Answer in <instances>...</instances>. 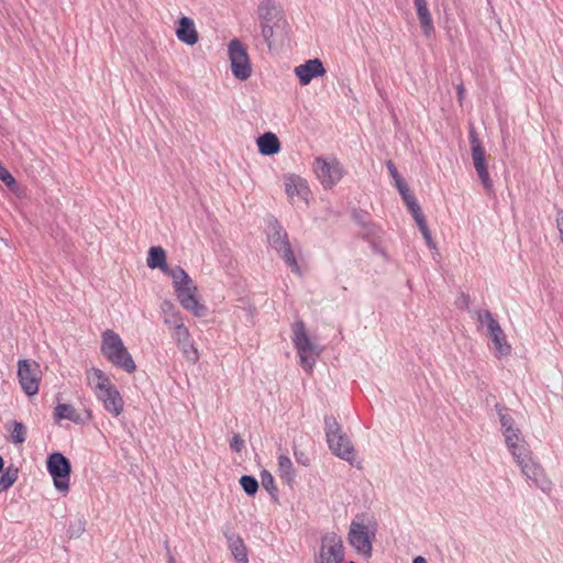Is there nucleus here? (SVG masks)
Wrapping results in <instances>:
<instances>
[{"label":"nucleus","mask_w":563,"mask_h":563,"mask_svg":"<svg viewBox=\"0 0 563 563\" xmlns=\"http://www.w3.org/2000/svg\"><path fill=\"white\" fill-rule=\"evenodd\" d=\"M0 180H2L11 192H18L20 189L19 184L9 170L0 163Z\"/></svg>","instance_id":"nucleus-36"},{"label":"nucleus","mask_w":563,"mask_h":563,"mask_svg":"<svg viewBox=\"0 0 563 563\" xmlns=\"http://www.w3.org/2000/svg\"><path fill=\"white\" fill-rule=\"evenodd\" d=\"M471 302L470 296L465 292H462L456 300L457 308H468Z\"/></svg>","instance_id":"nucleus-47"},{"label":"nucleus","mask_w":563,"mask_h":563,"mask_svg":"<svg viewBox=\"0 0 563 563\" xmlns=\"http://www.w3.org/2000/svg\"><path fill=\"white\" fill-rule=\"evenodd\" d=\"M179 346V349L181 350L183 354L185 355V357L191 362V363H196L199 358V354H198V351L197 349L194 346V343L189 340L185 341V342H181L179 344H177Z\"/></svg>","instance_id":"nucleus-38"},{"label":"nucleus","mask_w":563,"mask_h":563,"mask_svg":"<svg viewBox=\"0 0 563 563\" xmlns=\"http://www.w3.org/2000/svg\"><path fill=\"white\" fill-rule=\"evenodd\" d=\"M176 35L180 42L190 46L197 44L199 41V35L196 30L194 20L188 16H181L178 20Z\"/></svg>","instance_id":"nucleus-17"},{"label":"nucleus","mask_w":563,"mask_h":563,"mask_svg":"<svg viewBox=\"0 0 563 563\" xmlns=\"http://www.w3.org/2000/svg\"><path fill=\"white\" fill-rule=\"evenodd\" d=\"M285 190L288 197L292 198L294 196H298L306 201L310 195V189L306 179L295 174L286 176Z\"/></svg>","instance_id":"nucleus-18"},{"label":"nucleus","mask_w":563,"mask_h":563,"mask_svg":"<svg viewBox=\"0 0 563 563\" xmlns=\"http://www.w3.org/2000/svg\"><path fill=\"white\" fill-rule=\"evenodd\" d=\"M46 467L54 481L55 488L58 492H67L71 473L70 461L63 453L54 452L48 455Z\"/></svg>","instance_id":"nucleus-6"},{"label":"nucleus","mask_w":563,"mask_h":563,"mask_svg":"<svg viewBox=\"0 0 563 563\" xmlns=\"http://www.w3.org/2000/svg\"><path fill=\"white\" fill-rule=\"evenodd\" d=\"M401 198H402L404 202L406 203V206L416 199V197L412 192H410L409 195L402 196Z\"/></svg>","instance_id":"nucleus-55"},{"label":"nucleus","mask_w":563,"mask_h":563,"mask_svg":"<svg viewBox=\"0 0 563 563\" xmlns=\"http://www.w3.org/2000/svg\"><path fill=\"white\" fill-rule=\"evenodd\" d=\"M163 273L173 278L175 294L183 308L196 317H203L207 307L198 300L196 296L197 287L186 271L181 266H175L173 268L167 267V271Z\"/></svg>","instance_id":"nucleus-1"},{"label":"nucleus","mask_w":563,"mask_h":563,"mask_svg":"<svg viewBox=\"0 0 563 563\" xmlns=\"http://www.w3.org/2000/svg\"><path fill=\"white\" fill-rule=\"evenodd\" d=\"M100 351L113 366L129 374L136 371L132 355L124 346L120 335L113 330L107 329L102 332Z\"/></svg>","instance_id":"nucleus-2"},{"label":"nucleus","mask_w":563,"mask_h":563,"mask_svg":"<svg viewBox=\"0 0 563 563\" xmlns=\"http://www.w3.org/2000/svg\"><path fill=\"white\" fill-rule=\"evenodd\" d=\"M495 409H496L497 415L499 417V421H500V426H501L503 432H508V431H511L514 429H517L515 427L514 418L508 413V408H506L501 404L497 402L495 405Z\"/></svg>","instance_id":"nucleus-30"},{"label":"nucleus","mask_w":563,"mask_h":563,"mask_svg":"<svg viewBox=\"0 0 563 563\" xmlns=\"http://www.w3.org/2000/svg\"><path fill=\"white\" fill-rule=\"evenodd\" d=\"M278 473L279 477L287 484H291L295 479L296 473L291 460L287 455L278 457Z\"/></svg>","instance_id":"nucleus-27"},{"label":"nucleus","mask_w":563,"mask_h":563,"mask_svg":"<svg viewBox=\"0 0 563 563\" xmlns=\"http://www.w3.org/2000/svg\"><path fill=\"white\" fill-rule=\"evenodd\" d=\"M87 520L84 516L76 517L73 521H70L69 527L67 529L68 537L70 539L79 538L86 530Z\"/></svg>","instance_id":"nucleus-33"},{"label":"nucleus","mask_w":563,"mask_h":563,"mask_svg":"<svg viewBox=\"0 0 563 563\" xmlns=\"http://www.w3.org/2000/svg\"><path fill=\"white\" fill-rule=\"evenodd\" d=\"M456 90H457L456 92H457L459 99L462 100L464 97V92H465L464 86L463 85L457 86Z\"/></svg>","instance_id":"nucleus-56"},{"label":"nucleus","mask_w":563,"mask_h":563,"mask_svg":"<svg viewBox=\"0 0 563 563\" xmlns=\"http://www.w3.org/2000/svg\"><path fill=\"white\" fill-rule=\"evenodd\" d=\"M257 146L258 152L265 156L275 155L280 151V142L272 132H266L258 136Z\"/></svg>","instance_id":"nucleus-21"},{"label":"nucleus","mask_w":563,"mask_h":563,"mask_svg":"<svg viewBox=\"0 0 563 563\" xmlns=\"http://www.w3.org/2000/svg\"><path fill=\"white\" fill-rule=\"evenodd\" d=\"M396 187H397V189H398V191H399V194H400V196H401V197H402V196H406V195H409V194L411 192V191H410V189H409V187H408V185H407V183L405 181V179H404V180H401V181H399V180L397 179V185H396Z\"/></svg>","instance_id":"nucleus-49"},{"label":"nucleus","mask_w":563,"mask_h":563,"mask_svg":"<svg viewBox=\"0 0 563 563\" xmlns=\"http://www.w3.org/2000/svg\"><path fill=\"white\" fill-rule=\"evenodd\" d=\"M415 221L417 222V225L420 231L428 228L424 216L415 219Z\"/></svg>","instance_id":"nucleus-53"},{"label":"nucleus","mask_w":563,"mask_h":563,"mask_svg":"<svg viewBox=\"0 0 563 563\" xmlns=\"http://www.w3.org/2000/svg\"><path fill=\"white\" fill-rule=\"evenodd\" d=\"M164 549L166 550L167 563H177L175 556L172 554L168 541H165Z\"/></svg>","instance_id":"nucleus-51"},{"label":"nucleus","mask_w":563,"mask_h":563,"mask_svg":"<svg viewBox=\"0 0 563 563\" xmlns=\"http://www.w3.org/2000/svg\"><path fill=\"white\" fill-rule=\"evenodd\" d=\"M327 73L319 58L308 59L295 68V74L301 86H307L313 78L322 77Z\"/></svg>","instance_id":"nucleus-14"},{"label":"nucleus","mask_w":563,"mask_h":563,"mask_svg":"<svg viewBox=\"0 0 563 563\" xmlns=\"http://www.w3.org/2000/svg\"><path fill=\"white\" fill-rule=\"evenodd\" d=\"M324 424L327 442L332 453L351 463L354 457V448L336 419L333 416H325Z\"/></svg>","instance_id":"nucleus-3"},{"label":"nucleus","mask_w":563,"mask_h":563,"mask_svg":"<svg viewBox=\"0 0 563 563\" xmlns=\"http://www.w3.org/2000/svg\"><path fill=\"white\" fill-rule=\"evenodd\" d=\"M18 378L21 388L27 396L36 395L41 380L40 365L35 361L20 360L18 362Z\"/></svg>","instance_id":"nucleus-11"},{"label":"nucleus","mask_w":563,"mask_h":563,"mask_svg":"<svg viewBox=\"0 0 563 563\" xmlns=\"http://www.w3.org/2000/svg\"><path fill=\"white\" fill-rule=\"evenodd\" d=\"M268 227L271 230L268 233V241L276 252H280L283 247L290 244L287 232L275 217L269 218Z\"/></svg>","instance_id":"nucleus-16"},{"label":"nucleus","mask_w":563,"mask_h":563,"mask_svg":"<svg viewBox=\"0 0 563 563\" xmlns=\"http://www.w3.org/2000/svg\"><path fill=\"white\" fill-rule=\"evenodd\" d=\"M556 227L560 232V238L563 242V210L559 209L556 212Z\"/></svg>","instance_id":"nucleus-48"},{"label":"nucleus","mask_w":563,"mask_h":563,"mask_svg":"<svg viewBox=\"0 0 563 563\" xmlns=\"http://www.w3.org/2000/svg\"><path fill=\"white\" fill-rule=\"evenodd\" d=\"M96 396L100 401H102L104 409L111 412L114 417L122 413L124 401L115 386L98 393Z\"/></svg>","instance_id":"nucleus-15"},{"label":"nucleus","mask_w":563,"mask_h":563,"mask_svg":"<svg viewBox=\"0 0 563 563\" xmlns=\"http://www.w3.org/2000/svg\"><path fill=\"white\" fill-rule=\"evenodd\" d=\"M0 180H2L11 192H18L20 189L19 184L9 170L0 163Z\"/></svg>","instance_id":"nucleus-37"},{"label":"nucleus","mask_w":563,"mask_h":563,"mask_svg":"<svg viewBox=\"0 0 563 563\" xmlns=\"http://www.w3.org/2000/svg\"><path fill=\"white\" fill-rule=\"evenodd\" d=\"M173 338L177 344L185 342L190 339V333L188 328L184 324V320L179 323L173 325Z\"/></svg>","instance_id":"nucleus-39"},{"label":"nucleus","mask_w":563,"mask_h":563,"mask_svg":"<svg viewBox=\"0 0 563 563\" xmlns=\"http://www.w3.org/2000/svg\"><path fill=\"white\" fill-rule=\"evenodd\" d=\"M0 180H2L11 192H18L20 189L19 184L9 170L0 163Z\"/></svg>","instance_id":"nucleus-35"},{"label":"nucleus","mask_w":563,"mask_h":563,"mask_svg":"<svg viewBox=\"0 0 563 563\" xmlns=\"http://www.w3.org/2000/svg\"><path fill=\"white\" fill-rule=\"evenodd\" d=\"M503 434L505 435L506 444L515 460L522 455L526 456V453L530 452L529 445L520 438V430L518 428L508 432H503Z\"/></svg>","instance_id":"nucleus-19"},{"label":"nucleus","mask_w":563,"mask_h":563,"mask_svg":"<svg viewBox=\"0 0 563 563\" xmlns=\"http://www.w3.org/2000/svg\"><path fill=\"white\" fill-rule=\"evenodd\" d=\"M468 139L471 143L472 159L478 178L481 179L484 188L486 190H490L493 188V181L487 169L485 148L483 147L474 126H471L470 129Z\"/></svg>","instance_id":"nucleus-7"},{"label":"nucleus","mask_w":563,"mask_h":563,"mask_svg":"<svg viewBox=\"0 0 563 563\" xmlns=\"http://www.w3.org/2000/svg\"><path fill=\"white\" fill-rule=\"evenodd\" d=\"M313 170L325 189H331L343 177V167L336 159L327 161L321 156L316 157Z\"/></svg>","instance_id":"nucleus-12"},{"label":"nucleus","mask_w":563,"mask_h":563,"mask_svg":"<svg viewBox=\"0 0 563 563\" xmlns=\"http://www.w3.org/2000/svg\"><path fill=\"white\" fill-rule=\"evenodd\" d=\"M294 454L297 463L303 466H308L310 464V459L305 452L295 450Z\"/></svg>","instance_id":"nucleus-46"},{"label":"nucleus","mask_w":563,"mask_h":563,"mask_svg":"<svg viewBox=\"0 0 563 563\" xmlns=\"http://www.w3.org/2000/svg\"><path fill=\"white\" fill-rule=\"evenodd\" d=\"M363 235L367 240H375L376 238H379V234L382 232V229L372 223L371 221L367 223V227L363 228Z\"/></svg>","instance_id":"nucleus-41"},{"label":"nucleus","mask_w":563,"mask_h":563,"mask_svg":"<svg viewBox=\"0 0 563 563\" xmlns=\"http://www.w3.org/2000/svg\"><path fill=\"white\" fill-rule=\"evenodd\" d=\"M279 256L285 261L286 265L295 273L300 275V266L295 257L294 251L291 249V245L288 244L287 246L283 247L280 252H277Z\"/></svg>","instance_id":"nucleus-32"},{"label":"nucleus","mask_w":563,"mask_h":563,"mask_svg":"<svg viewBox=\"0 0 563 563\" xmlns=\"http://www.w3.org/2000/svg\"><path fill=\"white\" fill-rule=\"evenodd\" d=\"M4 461L3 457L0 455V473L3 471Z\"/></svg>","instance_id":"nucleus-59"},{"label":"nucleus","mask_w":563,"mask_h":563,"mask_svg":"<svg viewBox=\"0 0 563 563\" xmlns=\"http://www.w3.org/2000/svg\"><path fill=\"white\" fill-rule=\"evenodd\" d=\"M420 232L422 233V236H423V239L426 240V243H427L430 247H434V243H433V240H432L431 232H430L429 228L423 229V230H421Z\"/></svg>","instance_id":"nucleus-50"},{"label":"nucleus","mask_w":563,"mask_h":563,"mask_svg":"<svg viewBox=\"0 0 563 563\" xmlns=\"http://www.w3.org/2000/svg\"><path fill=\"white\" fill-rule=\"evenodd\" d=\"M164 549L166 550L167 563H177L175 556L172 554L168 541H165Z\"/></svg>","instance_id":"nucleus-52"},{"label":"nucleus","mask_w":563,"mask_h":563,"mask_svg":"<svg viewBox=\"0 0 563 563\" xmlns=\"http://www.w3.org/2000/svg\"><path fill=\"white\" fill-rule=\"evenodd\" d=\"M240 485L249 496H254L258 490V482L252 475H243L240 478Z\"/></svg>","instance_id":"nucleus-34"},{"label":"nucleus","mask_w":563,"mask_h":563,"mask_svg":"<svg viewBox=\"0 0 563 563\" xmlns=\"http://www.w3.org/2000/svg\"><path fill=\"white\" fill-rule=\"evenodd\" d=\"M257 13L261 23H274L275 20H279L282 16V11L273 0H262L258 4Z\"/></svg>","instance_id":"nucleus-22"},{"label":"nucleus","mask_w":563,"mask_h":563,"mask_svg":"<svg viewBox=\"0 0 563 563\" xmlns=\"http://www.w3.org/2000/svg\"><path fill=\"white\" fill-rule=\"evenodd\" d=\"M147 266L152 269L159 268L162 272L167 271L166 252L162 246L150 247Z\"/></svg>","instance_id":"nucleus-24"},{"label":"nucleus","mask_w":563,"mask_h":563,"mask_svg":"<svg viewBox=\"0 0 563 563\" xmlns=\"http://www.w3.org/2000/svg\"><path fill=\"white\" fill-rule=\"evenodd\" d=\"M19 470L13 465L5 468L0 477V493L8 490L18 479Z\"/></svg>","instance_id":"nucleus-31"},{"label":"nucleus","mask_w":563,"mask_h":563,"mask_svg":"<svg viewBox=\"0 0 563 563\" xmlns=\"http://www.w3.org/2000/svg\"><path fill=\"white\" fill-rule=\"evenodd\" d=\"M5 429L10 432V442L13 444H22L26 440V427L19 421H11L5 424Z\"/></svg>","instance_id":"nucleus-26"},{"label":"nucleus","mask_w":563,"mask_h":563,"mask_svg":"<svg viewBox=\"0 0 563 563\" xmlns=\"http://www.w3.org/2000/svg\"><path fill=\"white\" fill-rule=\"evenodd\" d=\"M229 58L235 78L246 80L251 77L252 68L249 54L240 40L234 38L229 43Z\"/></svg>","instance_id":"nucleus-9"},{"label":"nucleus","mask_w":563,"mask_h":563,"mask_svg":"<svg viewBox=\"0 0 563 563\" xmlns=\"http://www.w3.org/2000/svg\"><path fill=\"white\" fill-rule=\"evenodd\" d=\"M531 451L526 453V456H520L516 460L521 468L522 474L531 482V485L548 492L551 488V482L547 478L542 466L532 460Z\"/></svg>","instance_id":"nucleus-13"},{"label":"nucleus","mask_w":563,"mask_h":563,"mask_svg":"<svg viewBox=\"0 0 563 563\" xmlns=\"http://www.w3.org/2000/svg\"><path fill=\"white\" fill-rule=\"evenodd\" d=\"M261 481H262V486L272 495V497L276 498L277 497V488L275 486L273 475L268 471L264 470L261 473Z\"/></svg>","instance_id":"nucleus-40"},{"label":"nucleus","mask_w":563,"mask_h":563,"mask_svg":"<svg viewBox=\"0 0 563 563\" xmlns=\"http://www.w3.org/2000/svg\"><path fill=\"white\" fill-rule=\"evenodd\" d=\"M344 545L342 538L335 532H329L321 539L319 555L316 563H342L344 561Z\"/></svg>","instance_id":"nucleus-10"},{"label":"nucleus","mask_w":563,"mask_h":563,"mask_svg":"<svg viewBox=\"0 0 563 563\" xmlns=\"http://www.w3.org/2000/svg\"><path fill=\"white\" fill-rule=\"evenodd\" d=\"M420 205L418 203L417 199L412 200L410 203L407 205V208L409 211L416 209L417 207H419Z\"/></svg>","instance_id":"nucleus-57"},{"label":"nucleus","mask_w":563,"mask_h":563,"mask_svg":"<svg viewBox=\"0 0 563 563\" xmlns=\"http://www.w3.org/2000/svg\"><path fill=\"white\" fill-rule=\"evenodd\" d=\"M88 374H91L93 376V379H96V385H95V393L96 395L98 393H101L112 386H114L109 376L101 369L99 368H91Z\"/></svg>","instance_id":"nucleus-29"},{"label":"nucleus","mask_w":563,"mask_h":563,"mask_svg":"<svg viewBox=\"0 0 563 563\" xmlns=\"http://www.w3.org/2000/svg\"><path fill=\"white\" fill-rule=\"evenodd\" d=\"M411 216L413 217V219H417V218H420L423 216V212L421 210V207H417L416 209L411 210L410 211Z\"/></svg>","instance_id":"nucleus-54"},{"label":"nucleus","mask_w":563,"mask_h":563,"mask_svg":"<svg viewBox=\"0 0 563 563\" xmlns=\"http://www.w3.org/2000/svg\"><path fill=\"white\" fill-rule=\"evenodd\" d=\"M161 310L166 325L173 327L183 321L180 312L170 300H164L161 305Z\"/></svg>","instance_id":"nucleus-25"},{"label":"nucleus","mask_w":563,"mask_h":563,"mask_svg":"<svg viewBox=\"0 0 563 563\" xmlns=\"http://www.w3.org/2000/svg\"><path fill=\"white\" fill-rule=\"evenodd\" d=\"M375 531H371L364 522V515H356L350 525L347 534L349 543L357 553L365 558H371L373 552V540Z\"/></svg>","instance_id":"nucleus-4"},{"label":"nucleus","mask_w":563,"mask_h":563,"mask_svg":"<svg viewBox=\"0 0 563 563\" xmlns=\"http://www.w3.org/2000/svg\"><path fill=\"white\" fill-rule=\"evenodd\" d=\"M386 167H387V169H388V173H389L390 177H391V178L394 179V181H395V186L397 185V179H398L399 181L404 180V178H402V177L400 176V174L398 173L397 167H396V165L393 163V161H390V159H389V161H387V162H386Z\"/></svg>","instance_id":"nucleus-44"},{"label":"nucleus","mask_w":563,"mask_h":563,"mask_svg":"<svg viewBox=\"0 0 563 563\" xmlns=\"http://www.w3.org/2000/svg\"><path fill=\"white\" fill-rule=\"evenodd\" d=\"M352 218L362 228L367 227V223L369 222L368 213L363 210H354L352 213Z\"/></svg>","instance_id":"nucleus-43"},{"label":"nucleus","mask_w":563,"mask_h":563,"mask_svg":"<svg viewBox=\"0 0 563 563\" xmlns=\"http://www.w3.org/2000/svg\"><path fill=\"white\" fill-rule=\"evenodd\" d=\"M228 547L238 563H249L247 549L243 539L233 532L224 531Z\"/></svg>","instance_id":"nucleus-20"},{"label":"nucleus","mask_w":563,"mask_h":563,"mask_svg":"<svg viewBox=\"0 0 563 563\" xmlns=\"http://www.w3.org/2000/svg\"><path fill=\"white\" fill-rule=\"evenodd\" d=\"M294 345L298 351L300 363L306 369H311L314 364V356L317 355V346L311 342L308 336L305 322L297 320L292 327Z\"/></svg>","instance_id":"nucleus-5"},{"label":"nucleus","mask_w":563,"mask_h":563,"mask_svg":"<svg viewBox=\"0 0 563 563\" xmlns=\"http://www.w3.org/2000/svg\"><path fill=\"white\" fill-rule=\"evenodd\" d=\"M413 563H427V561L422 556H417L415 558Z\"/></svg>","instance_id":"nucleus-58"},{"label":"nucleus","mask_w":563,"mask_h":563,"mask_svg":"<svg viewBox=\"0 0 563 563\" xmlns=\"http://www.w3.org/2000/svg\"><path fill=\"white\" fill-rule=\"evenodd\" d=\"M262 36L268 47H272V38L274 35V26L273 23H261Z\"/></svg>","instance_id":"nucleus-42"},{"label":"nucleus","mask_w":563,"mask_h":563,"mask_svg":"<svg viewBox=\"0 0 563 563\" xmlns=\"http://www.w3.org/2000/svg\"><path fill=\"white\" fill-rule=\"evenodd\" d=\"M417 15L421 25L423 33L429 36L431 32L434 30L432 18L430 11L428 9V4L426 0H413Z\"/></svg>","instance_id":"nucleus-23"},{"label":"nucleus","mask_w":563,"mask_h":563,"mask_svg":"<svg viewBox=\"0 0 563 563\" xmlns=\"http://www.w3.org/2000/svg\"><path fill=\"white\" fill-rule=\"evenodd\" d=\"M54 416L56 420L67 419L75 423L81 421L80 416L77 413L75 408L69 404H59L55 407Z\"/></svg>","instance_id":"nucleus-28"},{"label":"nucleus","mask_w":563,"mask_h":563,"mask_svg":"<svg viewBox=\"0 0 563 563\" xmlns=\"http://www.w3.org/2000/svg\"><path fill=\"white\" fill-rule=\"evenodd\" d=\"M477 319L481 323H486L488 336L494 344L496 355L499 357L510 354L511 346L507 343L506 334L492 312L489 310L477 311Z\"/></svg>","instance_id":"nucleus-8"},{"label":"nucleus","mask_w":563,"mask_h":563,"mask_svg":"<svg viewBox=\"0 0 563 563\" xmlns=\"http://www.w3.org/2000/svg\"><path fill=\"white\" fill-rule=\"evenodd\" d=\"M230 448L234 452L240 453L244 448V440L240 437V434H234L230 441Z\"/></svg>","instance_id":"nucleus-45"}]
</instances>
